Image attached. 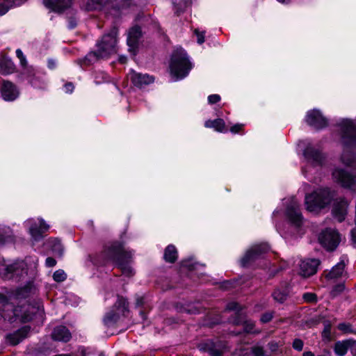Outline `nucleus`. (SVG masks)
<instances>
[{"label":"nucleus","mask_w":356,"mask_h":356,"mask_svg":"<svg viewBox=\"0 0 356 356\" xmlns=\"http://www.w3.org/2000/svg\"><path fill=\"white\" fill-rule=\"evenodd\" d=\"M340 134L343 144L341 161L348 166L356 165V158L350 152V149L356 146V126L350 120H343L339 124Z\"/></svg>","instance_id":"f257e3e1"},{"label":"nucleus","mask_w":356,"mask_h":356,"mask_svg":"<svg viewBox=\"0 0 356 356\" xmlns=\"http://www.w3.org/2000/svg\"><path fill=\"white\" fill-rule=\"evenodd\" d=\"M117 34L118 29L113 27L109 33L104 35L100 42L97 43V51H92L87 54L83 60H80L84 65H89L99 58H104L114 54L117 51ZM82 65V63H81Z\"/></svg>","instance_id":"f03ea898"},{"label":"nucleus","mask_w":356,"mask_h":356,"mask_svg":"<svg viewBox=\"0 0 356 356\" xmlns=\"http://www.w3.org/2000/svg\"><path fill=\"white\" fill-rule=\"evenodd\" d=\"M2 307L1 316L10 323L17 321L20 323L29 322L33 319L34 315L39 311V307L31 304L15 307L11 303L2 301Z\"/></svg>","instance_id":"7ed1b4c3"},{"label":"nucleus","mask_w":356,"mask_h":356,"mask_svg":"<svg viewBox=\"0 0 356 356\" xmlns=\"http://www.w3.org/2000/svg\"><path fill=\"white\" fill-rule=\"evenodd\" d=\"M36 257H27L23 261H17L12 264L0 263V275L4 279L22 277L28 274L29 270H34L38 266Z\"/></svg>","instance_id":"20e7f679"},{"label":"nucleus","mask_w":356,"mask_h":356,"mask_svg":"<svg viewBox=\"0 0 356 356\" xmlns=\"http://www.w3.org/2000/svg\"><path fill=\"white\" fill-rule=\"evenodd\" d=\"M104 256L106 260L116 263L124 275H133V269L129 265L131 254L124 250L121 243L116 241L111 243L104 250Z\"/></svg>","instance_id":"39448f33"},{"label":"nucleus","mask_w":356,"mask_h":356,"mask_svg":"<svg viewBox=\"0 0 356 356\" xmlns=\"http://www.w3.org/2000/svg\"><path fill=\"white\" fill-rule=\"evenodd\" d=\"M170 67L171 74L177 79H181L188 74L192 68V65L183 49H177L173 52Z\"/></svg>","instance_id":"423d86ee"},{"label":"nucleus","mask_w":356,"mask_h":356,"mask_svg":"<svg viewBox=\"0 0 356 356\" xmlns=\"http://www.w3.org/2000/svg\"><path fill=\"white\" fill-rule=\"evenodd\" d=\"M332 199L329 188H319L305 196V202L307 211L314 212L328 205Z\"/></svg>","instance_id":"0eeeda50"},{"label":"nucleus","mask_w":356,"mask_h":356,"mask_svg":"<svg viewBox=\"0 0 356 356\" xmlns=\"http://www.w3.org/2000/svg\"><path fill=\"white\" fill-rule=\"evenodd\" d=\"M227 310L235 311V314L230 318V322L234 325H243L244 332L248 334H254V323L251 320H247L245 314L241 312V306L236 302L227 304Z\"/></svg>","instance_id":"6e6552de"},{"label":"nucleus","mask_w":356,"mask_h":356,"mask_svg":"<svg viewBox=\"0 0 356 356\" xmlns=\"http://www.w3.org/2000/svg\"><path fill=\"white\" fill-rule=\"evenodd\" d=\"M128 312V302L127 300L119 296L113 309L104 316L103 319L104 324L106 327L113 326L118 322L121 315L125 316Z\"/></svg>","instance_id":"1a4fd4ad"},{"label":"nucleus","mask_w":356,"mask_h":356,"mask_svg":"<svg viewBox=\"0 0 356 356\" xmlns=\"http://www.w3.org/2000/svg\"><path fill=\"white\" fill-rule=\"evenodd\" d=\"M318 241L327 250H333L339 245L340 237L339 233L335 229L327 228L321 232Z\"/></svg>","instance_id":"9d476101"},{"label":"nucleus","mask_w":356,"mask_h":356,"mask_svg":"<svg viewBox=\"0 0 356 356\" xmlns=\"http://www.w3.org/2000/svg\"><path fill=\"white\" fill-rule=\"evenodd\" d=\"M25 223L29 226V232L35 241H40L43 234L49 229V225L42 218H38V222L34 219H29Z\"/></svg>","instance_id":"9b49d317"},{"label":"nucleus","mask_w":356,"mask_h":356,"mask_svg":"<svg viewBox=\"0 0 356 356\" xmlns=\"http://www.w3.org/2000/svg\"><path fill=\"white\" fill-rule=\"evenodd\" d=\"M286 216L289 220L296 227L301 226L303 217L300 210V204L297 200L292 197L286 210Z\"/></svg>","instance_id":"f8f14e48"},{"label":"nucleus","mask_w":356,"mask_h":356,"mask_svg":"<svg viewBox=\"0 0 356 356\" xmlns=\"http://www.w3.org/2000/svg\"><path fill=\"white\" fill-rule=\"evenodd\" d=\"M269 250V246L266 243L257 245L251 248L241 260L242 266H246L252 261L259 258L261 254Z\"/></svg>","instance_id":"ddd939ff"},{"label":"nucleus","mask_w":356,"mask_h":356,"mask_svg":"<svg viewBox=\"0 0 356 356\" xmlns=\"http://www.w3.org/2000/svg\"><path fill=\"white\" fill-rule=\"evenodd\" d=\"M320 260L317 259H305L299 264V274L304 277H308L317 272Z\"/></svg>","instance_id":"4468645a"},{"label":"nucleus","mask_w":356,"mask_h":356,"mask_svg":"<svg viewBox=\"0 0 356 356\" xmlns=\"http://www.w3.org/2000/svg\"><path fill=\"white\" fill-rule=\"evenodd\" d=\"M1 94L4 100L11 102L19 97V91L13 83L6 80H2Z\"/></svg>","instance_id":"2eb2a0df"},{"label":"nucleus","mask_w":356,"mask_h":356,"mask_svg":"<svg viewBox=\"0 0 356 356\" xmlns=\"http://www.w3.org/2000/svg\"><path fill=\"white\" fill-rule=\"evenodd\" d=\"M332 176L343 187L352 188L356 184V176L353 177L343 169L334 170Z\"/></svg>","instance_id":"dca6fc26"},{"label":"nucleus","mask_w":356,"mask_h":356,"mask_svg":"<svg viewBox=\"0 0 356 356\" xmlns=\"http://www.w3.org/2000/svg\"><path fill=\"white\" fill-rule=\"evenodd\" d=\"M31 331L29 325H25L17 331L6 335L5 339L7 343L10 346H16L26 339Z\"/></svg>","instance_id":"f3484780"},{"label":"nucleus","mask_w":356,"mask_h":356,"mask_svg":"<svg viewBox=\"0 0 356 356\" xmlns=\"http://www.w3.org/2000/svg\"><path fill=\"white\" fill-rule=\"evenodd\" d=\"M306 122L316 129H322L327 125V120L318 110L309 111L306 116Z\"/></svg>","instance_id":"a211bd4d"},{"label":"nucleus","mask_w":356,"mask_h":356,"mask_svg":"<svg viewBox=\"0 0 356 356\" xmlns=\"http://www.w3.org/2000/svg\"><path fill=\"white\" fill-rule=\"evenodd\" d=\"M129 76L133 84L138 88H142L154 82L153 76L147 74H140L136 72H131Z\"/></svg>","instance_id":"6ab92c4d"},{"label":"nucleus","mask_w":356,"mask_h":356,"mask_svg":"<svg viewBox=\"0 0 356 356\" xmlns=\"http://www.w3.org/2000/svg\"><path fill=\"white\" fill-rule=\"evenodd\" d=\"M97 8H106L120 10L129 5L131 0H95Z\"/></svg>","instance_id":"aec40b11"},{"label":"nucleus","mask_w":356,"mask_h":356,"mask_svg":"<svg viewBox=\"0 0 356 356\" xmlns=\"http://www.w3.org/2000/svg\"><path fill=\"white\" fill-rule=\"evenodd\" d=\"M72 0H43V3L47 8L61 13L68 8L72 4Z\"/></svg>","instance_id":"412c9836"},{"label":"nucleus","mask_w":356,"mask_h":356,"mask_svg":"<svg viewBox=\"0 0 356 356\" xmlns=\"http://www.w3.org/2000/svg\"><path fill=\"white\" fill-rule=\"evenodd\" d=\"M225 346L221 342H208L201 346V350H203L211 356H222Z\"/></svg>","instance_id":"4be33fe9"},{"label":"nucleus","mask_w":356,"mask_h":356,"mask_svg":"<svg viewBox=\"0 0 356 356\" xmlns=\"http://www.w3.org/2000/svg\"><path fill=\"white\" fill-rule=\"evenodd\" d=\"M141 35V29L138 26H134L129 29L127 36V44L129 47V50H134L137 47Z\"/></svg>","instance_id":"5701e85b"},{"label":"nucleus","mask_w":356,"mask_h":356,"mask_svg":"<svg viewBox=\"0 0 356 356\" xmlns=\"http://www.w3.org/2000/svg\"><path fill=\"white\" fill-rule=\"evenodd\" d=\"M348 202L343 200L336 203L332 209L334 217L339 221L344 220L347 214Z\"/></svg>","instance_id":"b1692460"},{"label":"nucleus","mask_w":356,"mask_h":356,"mask_svg":"<svg viewBox=\"0 0 356 356\" xmlns=\"http://www.w3.org/2000/svg\"><path fill=\"white\" fill-rule=\"evenodd\" d=\"M304 155L315 165H320L323 162V156L321 152L312 147H307L304 151Z\"/></svg>","instance_id":"393cba45"},{"label":"nucleus","mask_w":356,"mask_h":356,"mask_svg":"<svg viewBox=\"0 0 356 356\" xmlns=\"http://www.w3.org/2000/svg\"><path fill=\"white\" fill-rule=\"evenodd\" d=\"M51 335L54 340L63 342H67L71 339V333L66 327L63 325L55 327Z\"/></svg>","instance_id":"a878e982"},{"label":"nucleus","mask_w":356,"mask_h":356,"mask_svg":"<svg viewBox=\"0 0 356 356\" xmlns=\"http://www.w3.org/2000/svg\"><path fill=\"white\" fill-rule=\"evenodd\" d=\"M345 266L344 261L341 260L325 275V277L329 280H334L341 277L343 274Z\"/></svg>","instance_id":"bb28decb"},{"label":"nucleus","mask_w":356,"mask_h":356,"mask_svg":"<svg viewBox=\"0 0 356 356\" xmlns=\"http://www.w3.org/2000/svg\"><path fill=\"white\" fill-rule=\"evenodd\" d=\"M23 67V74L27 76L29 82L34 87H40V81L39 80V76H37L35 70L31 66H28V64L26 65V66H24Z\"/></svg>","instance_id":"cd10ccee"},{"label":"nucleus","mask_w":356,"mask_h":356,"mask_svg":"<svg viewBox=\"0 0 356 356\" xmlns=\"http://www.w3.org/2000/svg\"><path fill=\"white\" fill-rule=\"evenodd\" d=\"M351 344V341H339L334 346V353L337 356H344Z\"/></svg>","instance_id":"c85d7f7f"},{"label":"nucleus","mask_w":356,"mask_h":356,"mask_svg":"<svg viewBox=\"0 0 356 356\" xmlns=\"http://www.w3.org/2000/svg\"><path fill=\"white\" fill-rule=\"evenodd\" d=\"M163 258L165 261L174 263L177 259V250L175 245H169L164 251Z\"/></svg>","instance_id":"c756f323"},{"label":"nucleus","mask_w":356,"mask_h":356,"mask_svg":"<svg viewBox=\"0 0 356 356\" xmlns=\"http://www.w3.org/2000/svg\"><path fill=\"white\" fill-rule=\"evenodd\" d=\"M204 126L207 128H213L219 132L225 131V124L222 119H216L214 120H207L205 122Z\"/></svg>","instance_id":"7c9ffc66"},{"label":"nucleus","mask_w":356,"mask_h":356,"mask_svg":"<svg viewBox=\"0 0 356 356\" xmlns=\"http://www.w3.org/2000/svg\"><path fill=\"white\" fill-rule=\"evenodd\" d=\"M26 0H2L0 3V15H4L10 8L19 6Z\"/></svg>","instance_id":"2f4dec72"},{"label":"nucleus","mask_w":356,"mask_h":356,"mask_svg":"<svg viewBox=\"0 0 356 356\" xmlns=\"http://www.w3.org/2000/svg\"><path fill=\"white\" fill-rule=\"evenodd\" d=\"M13 241L14 237L9 227H0V245Z\"/></svg>","instance_id":"473e14b6"},{"label":"nucleus","mask_w":356,"mask_h":356,"mask_svg":"<svg viewBox=\"0 0 356 356\" xmlns=\"http://www.w3.org/2000/svg\"><path fill=\"white\" fill-rule=\"evenodd\" d=\"M48 243L49 244V247L51 250L58 256H62L63 253V245L58 238H50L48 241Z\"/></svg>","instance_id":"72a5a7b5"},{"label":"nucleus","mask_w":356,"mask_h":356,"mask_svg":"<svg viewBox=\"0 0 356 356\" xmlns=\"http://www.w3.org/2000/svg\"><path fill=\"white\" fill-rule=\"evenodd\" d=\"M288 293L286 288L283 289H276L272 293V296L275 301L282 303L286 300Z\"/></svg>","instance_id":"f704fd0d"},{"label":"nucleus","mask_w":356,"mask_h":356,"mask_svg":"<svg viewBox=\"0 0 356 356\" xmlns=\"http://www.w3.org/2000/svg\"><path fill=\"white\" fill-rule=\"evenodd\" d=\"M14 70L13 63L10 60H2L0 61V73L8 74Z\"/></svg>","instance_id":"c9c22d12"},{"label":"nucleus","mask_w":356,"mask_h":356,"mask_svg":"<svg viewBox=\"0 0 356 356\" xmlns=\"http://www.w3.org/2000/svg\"><path fill=\"white\" fill-rule=\"evenodd\" d=\"M175 7V13L179 15L191 4L190 0H172Z\"/></svg>","instance_id":"e433bc0d"},{"label":"nucleus","mask_w":356,"mask_h":356,"mask_svg":"<svg viewBox=\"0 0 356 356\" xmlns=\"http://www.w3.org/2000/svg\"><path fill=\"white\" fill-rule=\"evenodd\" d=\"M53 278L56 282H60L67 278V275L63 270L59 269L54 272Z\"/></svg>","instance_id":"4c0bfd02"},{"label":"nucleus","mask_w":356,"mask_h":356,"mask_svg":"<svg viewBox=\"0 0 356 356\" xmlns=\"http://www.w3.org/2000/svg\"><path fill=\"white\" fill-rule=\"evenodd\" d=\"M303 300L307 302L314 303L317 301V296L314 293H305L302 295Z\"/></svg>","instance_id":"58836bf2"},{"label":"nucleus","mask_w":356,"mask_h":356,"mask_svg":"<svg viewBox=\"0 0 356 356\" xmlns=\"http://www.w3.org/2000/svg\"><path fill=\"white\" fill-rule=\"evenodd\" d=\"M338 329L345 333L353 332L350 323H341L338 325Z\"/></svg>","instance_id":"ea45409f"},{"label":"nucleus","mask_w":356,"mask_h":356,"mask_svg":"<svg viewBox=\"0 0 356 356\" xmlns=\"http://www.w3.org/2000/svg\"><path fill=\"white\" fill-rule=\"evenodd\" d=\"M16 55H17V58L19 59L21 65L23 67L26 66V65L28 63H27L26 59L21 49H18L16 50Z\"/></svg>","instance_id":"a19ab883"},{"label":"nucleus","mask_w":356,"mask_h":356,"mask_svg":"<svg viewBox=\"0 0 356 356\" xmlns=\"http://www.w3.org/2000/svg\"><path fill=\"white\" fill-rule=\"evenodd\" d=\"M303 341L300 339H296L293 342V348L298 351H301L303 348Z\"/></svg>","instance_id":"79ce46f5"},{"label":"nucleus","mask_w":356,"mask_h":356,"mask_svg":"<svg viewBox=\"0 0 356 356\" xmlns=\"http://www.w3.org/2000/svg\"><path fill=\"white\" fill-rule=\"evenodd\" d=\"M345 289V286L343 284H338L334 286L332 291V296H335L342 292Z\"/></svg>","instance_id":"37998d69"},{"label":"nucleus","mask_w":356,"mask_h":356,"mask_svg":"<svg viewBox=\"0 0 356 356\" xmlns=\"http://www.w3.org/2000/svg\"><path fill=\"white\" fill-rule=\"evenodd\" d=\"M220 100V97L218 95H211L208 97V102L209 104H213L218 102Z\"/></svg>","instance_id":"c03bdc74"},{"label":"nucleus","mask_w":356,"mask_h":356,"mask_svg":"<svg viewBox=\"0 0 356 356\" xmlns=\"http://www.w3.org/2000/svg\"><path fill=\"white\" fill-rule=\"evenodd\" d=\"M195 33L197 38V42L199 44H202L204 42V33L203 32H199L197 30H195Z\"/></svg>","instance_id":"a18cd8bd"},{"label":"nucleus","mask_w":356,"mask_h":356,"mask_svg":"<svg viewBox=\"0 0 356 356\" xmlns=\"http://www.w3.org/2000/svg\"><path fill=\"white\" fill-rule=\"evenodd\" d=\"M243 127V124H236L231 127L230 131L234 134H237L241 130H242Z\"/></svg>","instance_id":"49530a36"},{"label":"nucleus","mask_w":356,"mask_h":356,"mask_svg":"<svg viewBox=\"0 0 356 356\" xmlns=\"http://www.w3.org/2000/svg\"><path fill=\"white\" fill-rule=\"evenodd\" d=\"M45 264L47 267H54L56 264V261L53 257H47L45 261Z\"/></svg>","instance_id":"de8ad7c7"},{"label":"nucleus","mask_w":356,"mask_h":356,"mask_svg":"<svg viewBox=\"0 0 356 356\" xmlns=\"http://www.w3.org/2000/svg\"><path fill=\"white\" fill-rule=\"evenodd\" d=\"M273 318V314L271 313H266L261 316V321L263 323H268Z\"/></svg>","instance_id":"09e8293b"},{"label":"nucleus","mask_w":356,"mask_h":356,"mask_svg":"<svg viewBox=\"0 0 356 356\" xmlns=\"http://www.w3.org/2000/svg\"><path fill=\"white\" fill-rule=\"evenodd\" d=\"M252 353L254 356H263L264 350L261 347H254L252 348Z\"/></svg>","instance_id":"8fccbe9b"},{"label":"nucleus","mask_w":356,"mask_h":356,"mask_svg":"<svg viewBox=\"0 0 356 356\" xmlns=\"http://www.w3.org/2000/svg\"><path fill=\"white\" fill-rule=\"evenodd\" d=\"M65 89L67 92H72L74 90V85L72 83H67L65 85Z\"/></svg>","instance_id":"3c124183"},{"label":"nucleus","mask_w":356,"mask_h":356,"mask_svg":"<svg viewBox=\"0 0 356 356\" xmlns=\"http://www.w3.org/2000/svg\"><path fill=\"white\" fill-rule=\"evenodd\" d=\"M352 353L354 356H356V341H351L350 346Z\"/></svg>","instance_id":"603ef678"},{"label":"nucleus","mask_w":356,"mask_h":356,"mask_svg":"<svg viewBox=\"0 0 356 356\" xmlns=\"http://www.w3.org/2000/svg\"><path fill=\"white\" fill-rule=\"evenodd\" d=\"M351 237L353 242L356 244V230H352Z\"/></svg>","instance_id":"864d4df0"},{"label":"nucleus","mask_w":356,"mask_h":356,"mask_svg":"<svg viewBox=\"0 0 356 356\" xmlns=\"http://www.w3.org/2000/svg\"><path fill=\"white\" fill-rule=\"evenodd\" d=\"M143 304V298L140 297L136 299V305L137 306H141Z\"/></svg>","instance_id":"5fc2aeb1"},{"label":"nucleus","mask_w":356,"mask_h":356,"mask_svg":"<svg viewBox=\"0 0 356 356\" xmlns=\"http://www.w3.org/2000/svg\"><path fill=\"white\" fill-rule=\"evenodd\" d=\"M302 356H315L314 354L311 351L305 352Z\"/></svg>","instance_id":"6e6d98bb"},{"label":"nucleus","mask_w":356,"mask_h":356,"mask_svg":"<svg viewBox=\"0 0 356 356\" xmlns=\"http://www.w3.org/2000/svg\"><path fill=\"white\" fill-rule=\"evenodd\" d=\"M76 22H75L74 21L71 20V21L70 22V25H69V26H70V29H74V28L76 26Z\"/></svg>","instance_id":"4d7b16f0"},{"label":"nucleus","mask_w":356,"mask_h":356,"mask_svg":"<svg viewBox=\"0 0 356 356\" xmlns=\"http://www.w3.org/2000/svg\"><path fill=\"white\" fill-rule=\"evenodd\" d=\"M127 61V58L126 57H120V62L122 63H126Z\"/></svg>","instance_id":"13d9d810"},{"label":"nucleus","mask_w":356,"mask_h":356,"mask_svg":"<svg viewBox=\"0 0 356 356\" xmlns=\"http://www.w3.org/2000/svg\"><path fill=\"white\" fill-rule=\"evenodd\" d=\"M324 332H327V334H330V326L328 325L327 327H325Z\"/></svg>","instance_id":"bf43d9fd"},{"label":"nucleus","mask_w":356,"mask_h":356,"mask_svg":"<svg viewBox=\"0 0 356 356\" xmlns=\"http://www.w3.org/2000/svg\"><path fill=\"white\" fill-rule=\"evenodd\" d=\"M140 314L141 317H142L143 319H145V318H146V317H145V314L144 313V312L140 311Z\"/></svg>","instance_id":"052dcab7"},{"label":"nucleus","mask_w":356,"mask_h":356,"mask_svg":"<svg viewBox=\"0 0 356 356\" xmlns=\"http://www.w3.org/2000/svg\"><path fill=\"white\" fill-rule=\"evenodd\" d=\"M54 65V63H51V61L49 62V67L50 68H53Z\"/></svg>","instance_id":"680f3d73"},{"label":"nucleus","mask_w":356,"mask_h":356,"mask_svg":"<svg viewBox=\"0 0 356 356\" xmlns=\"http://www.w3.org/2000/svg\"><path fill=\"white\" fill-rule=\"evenodd\" d=\"M277 1L280 2H282V3H284V2H286V0H277Z\"/></svg>","instance_id":"e2e57ef3"},{"label":"nucleus","mask_w":356,"mask_h":356,"mask_svg":"<svg viewBox=\"0 0 356 356\" xmlns=\"http://www.w3.org/2000/svg\"><path fill=\"white\" fill-rule=\"evenodd\" d=\"M318 356H325V355H318Z\"/></svg>","instance_id":"0e129e2a"}]
</instances>
